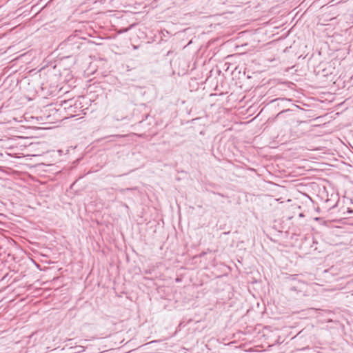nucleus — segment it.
I'll return each mask as SVG.
<instances>
[{"label": "nucleus", "mask_w": 353, "mask_h": 353, "mask_svg": "<svg viewBox=\"0 0 353 353\" xmlns=\"http://www.w3.org/2000/svg\"><path fill=\"white\" fill-rule=\"evenodd\" d=\"M272 102H278L279 106L284 107L287 103H290L291 100L285 98H278L272 101Z\"/></svg>", "instance_id": "1"}, {"label": "nucleus", "mask_w": 353, "mask_h": 353, "mask_svg": "<svg viewBox=\"0 0 353 353\" xmlns=\"http://www.w3.org/2000/svg\"><path fill=\"white\" fill-rule=\"evenodd\" d=\"M70 350H71V353H80L83 352L85 350V348L83 346H77V347H70Z\"/></svg>", "instance_id": "2"}, {"label": "nucleus", "mask_w": 353, "mask_h": 353, "mask_svg": "<svg viewBox=\"0 0 353 353\" xmlns=\"http://www.w3.org/2000/svg\"><path fill=\"white\" fill-rule=\"evenodd\" d=\"M299 285L292 286L290 288V290L294 291V292H296V291L301 292V290H299V288H300L301 285H305V283L303 281H299Z\"/></svg>", "instance_id": "3"}, {"label": "nucleus", "mask_w": 353, "mask_h": 353, "mask_svg": "<svg viewBox=\"0 0 353 353\" xmlns=\"http://www.w3.org/2000/svg\"><path fill=\"white\" fill-rule=\"evenodd\" d=\"M3 147H5V148H11L13 147V145L12 144H10V143H1V148Z\"/></svg>", "instance_id": "4"}, {"label": "nucleus", "mask_w": 353, "mask_h": 353, "mask_svg": "<svg viewBox=\"0 0 353 353\" xmlns=\"http://www.w3.org/2000/svg\"><path fill=\"white\" fill-rule=\"evenodd\" d=\"M290 109H288H288H285V110H281V112H279L277 114L276 117H280L283 113L286 112H288V111H290Z\"/></svg>", "instance_id": "5"}, {"label": "nucleus", "mask_w": 353, "mask_h": 353, "mask_svg": "<svg viewBox=\"0 0 353 353\" xmlns=\"http://www.w3.org/2000/svg\"><path fill=\"white\" fill-rule=\"evenodd\" d=\"M76 37V36H74V37H68V41H72L73 39H74Z\"/></svg>", "instance_id": "6"}, {"label": "nucleus", "mask_w": 353, "mask_h": 353, "mask_svg": "<svg viewBox=\"0 0 353 353\" xmlns=\"http://www.w3.org/2000/svg\"><path fill=\"white\" fill-rule=\"evenodd\" d=\"M347 212H348V213H350V214H352V213H353V210H351V209H350V208L348 209V211H347Z\"/></svg>", "instance_id": "7"}, {"label": "nucleus", "mask_w": 353, "mask_h": 353, "mask_svg": "<svg viewBox=\"0 0 353 353\" xmlns=\"http://www.w3.org/2000/svg\"><path fill=\"white\" fill-rule=\"evenodd\" d=\"M285 176H292V177H294V176H295V175L288 174V175H286Z\"/></svg>", "instance_id": "8"}, {"label": "nucleus", "mask_w": 353, "mask_h": 353, "mask_svg": "<svg viewBox=\"0 0 353 353\" xmlns=\"http://www.w3.org/2000/svg\"><path fill=\"white\" fill-rule=\"evenodd\" d=\"M351 203L353 204V197L351 199Z\"/></svg>", "instance_id": "9"}]
</instances>
